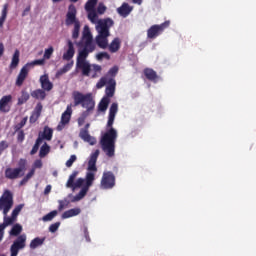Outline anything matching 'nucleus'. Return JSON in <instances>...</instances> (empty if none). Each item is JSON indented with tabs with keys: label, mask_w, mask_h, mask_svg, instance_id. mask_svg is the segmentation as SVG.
Masks as SVG:
<instances>
[{
	"label": "nucleus",
	"mask_w": 256,
	"mask_h": 256,
	"mask_svg": "<svg viewBox=\"0 0 256 256\" xmlns=\"http://www.w3.org/2000/svg\"><path fill=\"white\" fill-rule=\"evenodd\" d=\"M78 47H82V50L78 51L76 58V69L82 72L83 77H89L91 75L92 64L87 61L90 53H93L97 48L95 41H93V34L89 26L85 25L82 32V38L78 42Z\"/></svg>",
	"instance_id": "obj_1"
},
{
	"label": "nucleus",
	"mask_w": 256,
	"mask_h": 256,
	"mask_svg": "<svg viewBox=\"0 0 256 256\" xmlns=\"http://www.w3.org/2000/svg\"><path fill=\"white\" fill-rule=\"evenodd\" d=\"M119 111V105L117 103H112L109 109L108 121L106 125V132L100 139V145L102 151H104L107 157H115V143H117V130L113 128V123H115V117Z\"/></svg>",
	"instance_id": "obj_2"
},
{
	"label": "nucleus",
	"mask_w": 256,
	"mask_h": 256,
	"mask_svg": "<svg viewBox=\"0 0 256 256\" xmlns=\"http://www.w3.org/2000/svg\"><path fill=\"white\" fill-rule=\"evenodd\" d=\"M72 97L74 100V107H79V105H81L83 109H86L87 113L95 109V100H93V94H83L79 91H74L72 93Z\"/></svg>",
	"instance_id": "obj_3"
},
{
	"label": "nucleus",
	"mask_w": 256,
	"mask_h": 256,
	"mask_svg": "<svg viewBox=\"0 0 256 256\" xmlns=\"http://www.w3.org/2000/svg\"><path fill=\"white\" fill-rule=\"evenodd\" d=\"M65 25L67 27H71V25H74V28L72 30V39H79V33L81 31V22L79 21V19H77V8L73 4H71L68 7Z\"/></svg>",
	"instance_id": "obj_4"
},
{
	"label": "nucleus",
	"mask_w": 256,
	"mask_h": 256,
	"mask_svg": "<svg viewBox=\"0 0 256 256\" xmlns=\"http://www.w3.org/2000/svg\"><path fill=\"white\" fill-rule=\"evenodd\" d=\"M27 165V159L20 158L16 168L8 167L5 169V178L9 179L10 181H15V179L23 177V175H25V171H27Z\"/></svg>",
	"instance_id": "obj_5"
},
{
	"label": "nucleus",
	"mask_w": 256,
	"mask_h": 256,
	"mask_svg": "<svg viewBox=\"0 0 256 256\" xmlns=\"http://www.w3.org/2000/svg\"><path fill=\"white\" fill-rule=\"evenodd\" d=\"M115 25V22H113V19L111 18H106V19H100L97 22L96 25V31L98 35H102L104 37H110L111 32L109 29Z\"/></svg>",
	"instance_id": "obj_6"
},
{
	"label": "nucleus",
	"mask_w": 256,
	"mask_h": 256,
	"mask_svg": "<svg viewBox=\"0 0 256 256\" xmlns=\"http://www.w3.org/2000/svg\"><path fill=\"white\" fill-rule=\"evenodd\" d=\"M13 207V193L9 190H5L0 197V211H3V215H7Z\"/></svg>",
	"instance_id": "obj_7"
},
{
	"label": "nucleus",
	"mask_w": 256,
	"mask_h": 256,
	"mask_svg": "<svg viewBox=\"0 0 256 256\" xmlns=\"http://www.w3.org/2000/svg\"><path fill=\"white\" fill-rule=\"evenodd\" d=\"M169 25H171V21L167 20L162 24H155L152 25L148 30H147V37L148 39H157L165 31V29H168Z\"/></svg>",
	"instance_id": "obj_8"
},
{
	"label": "nucleus",
	"mask_w": 256,
	"mask_h": 256,
	"mask_svg": "<svg viewBox=\"0 0 256 256\" xmlns=\"http://www.w3.org/2000/svg\"><path fill=\"white\" fill-rule=\"evenodd\" d=\"M27 245V235L25 234H21L20 236H18L13 244L10 247V256H17L19 255V251H21V249H23L24 247H26Z\"/></svg>",
	"instance_id": "obj_9"
},
{
	"label": "nucleus",
	"mask_w": 256,
	"mask_h": 256,
	"mask_svg": "<svg viewBox=\"0 0 256 256\" xmlns=\"http://www.w3.org/2000/svg\"><path fill=\"white\" fill-rule=\"evenodd\" d=\"M100 187L102 189H113V187H115V174L111 171L104 172L100 182Z\"/></svg>",
	"instance_id": "obj_10"
},
{
	"label": "nucleus",
	"mask_w": 256,
	"mask_h": 256,
	"mask_svg": "<svg viewBox=\"0 0 256 256\" xmlns=\"http://www.w3.org/2000/svg\"><path fill=\"white\" fill-rule=\"evenodd\" d=\"M41 167H43V162L41 160H36L30 171L19 182V186L23 187V185H27V183H29V180L33 178V175H35V169H41Z\"/></svg>",
	"instance_id": "obj_11"
},
{
	"label": "nucleus",
	"mask_w": 256,
	"mask_h": 256,
	"mask_svg": "<svg viewBox=\"0 0 256 256\" xmlns=\"http://www.w3.org/2000/svg\"><path fill=\"white\" fill-rule=\"evenodd\" d=\"M11 103H13L12 95H5L0 99V113H9L11 111Z\"/></svg>",
	"instance_id": "obj_12"
},
{
	"label": "nucleus",
	"mask_w": 256,
	"mask_h": 256,
	"mask_svg": "<svg viewBox=\"0 0 256 256\" xmlns=\"http://www.w3.org/2000/svg\"><path fill=\"white\" fill-rule=\"evenodd\" d=\"M28 76H29V67L25 64L21 68V70L16 78V83H15L16 87L23 86V83H25V79H27Z\"/></svg>",
	"instance_id": "obj_13"
},
{
	"label": "nucleus",
	"mask_w": 256,
	"mask_h": 256,
	"mask_svg": "<svg viewBox=\"0 0 256 256\" xmlns=\"http://www.w3.org/2000/svg\"><path fill=\"white\" fill-rule=\"evenodd\" d=\"M75 57V44H73V41L70 39L67 40V49L66 52H64L62 59L64 61H71Z\"/></svg>",
	"instance_id": "obj_14"
},
{
	"label": "nucleus",
	"mask_w": 256,
	"mask_h": 256,
	"mask_svg": "<svg viewBox=\"0 0 256 256\" xmlns=\"http://www.w3.org/2000/svg\"><path fill=\"white\" fill-rule=\"evenodd\" d=\"M73 113V110H71V106H67V109L65 112H63L61 116L60 124L57 126L58 131H61L63 129L64 125H67L71 121V114Z\"/></svg>",
	"instance_id": "obj_15"
},
{
	"label": "nucleus",
	"mask_w": 256,
	"mask_h": 256,
	"mask_svg": "<svg viewBox=\"0 0 256 256\" xmlns=\"http://www.w3.org/2000/svg\"><path fill=\"white\" fill-rule=\"evenodd\" d=\"M99 149L95 150L88 161V171L97 172V159L99 158Z\"/></svg>",
	"instance_id": "obj_16"
},
{
	"label": "nucleus",
	"mask_w": 256,
	"mask_h": 256,
	"mask_svg": "<svg viewBox=\"0 0 256 256\" xmlns=\"http://www.w3.org/2000/svg\"><path fill=\"white\" fill-rule=\"evenodd\" d=\"M133 11V6L129 5V3L124 2L122 5L117 8V13L120 15V17H129L131 15V12Z\"/></svg>",
	"instance_id": "obj_17"
},
{
	"label": "nucleus",
	"mask_w": 256,
	"mask_h": 256,
	"mask_svg": "<svg viewBox=\"0 0 256 256\" xmlns=\"http://www.w3.org/2000/svg\"><path fill=\"white\" fill-rule=\"evenodd\" d=\"M40 85L43 91H51L53 89V82L49 80V75L44 74L40 76Z\"/></svg>",
	"instance_id": "obj_18"
},
{
	"label": "nucleus",
	"mask_w": 256,
	"mask_h": 256,
	"mask_svg": "<svg viewBox=\"0 0 256 256\" xmlns=\"http://www.w3.org/2000/svg\"><path fill=\"white\" fill-rule=\"evenodd\" d=\"M79 137L82 141H85V143H89V145H95V143H97V140L89 134V130L87 129H81Z\"/></svg>",
	"instance_id": "obj_19"
},
{
	"label": "nucleus",
	"mask_w": 256,
	"mask_h": 256,
	"mask_svg": "<svg viewBox=\"0 0 256 256\" xmlns=\"http://www.w3.org/2000/svg\"><path fill=\"white\" fill-rule=\"evenodd\" d=\"M144 76L146 77V79L148 81H151L152 83H157V81H159V79H161V77H159V75H157V72L155 70H153L152 68H146L143 71Z\"/></svg>",
	"instance_id": "obj_20"
},
{
	"label": "nucleus",
	"mask_w": 256,
	"mask_h": 256,
	"mask_svg": "<svg viewBox=\"0 0 256 256\" xmlns=\"http://www.w3.org/2000/svg\"><path fill=\"white\" fill-rule=\"evenodd\" d=\"M95 41L96 45H98L100 49H107V47H109V36H103L98 34L95 38Z\"/></svg>",
	"instance_id": "obj_21"
},
{
	"label": "nucleus",
	"mask_w": 256,
	"mask_h": 256,
	"mask_svg": "<svg viewBox=\"0 0 256 256\" xmlns=\"http://www.w3.org/2000/svg\"><path fill=\"white\" fill-rule=\"evenodd\" d=\"M115 87H117V82L115 81V79L110 78L108 80V85L106 86V96L107 97H113V95H115Z\"/></svg>",
	"instance_id": "obj_22"
},
{
	"label": "nucleus",
	"mask_w": 256,
	"mask_h": 256,
	"mask_svg": "<svg viewBox=\"0 0 256 256\" xmlns=\"http://www.w3.org/2000/svg\"><path fill=\"white\" fill-rule=\"evenodd\" d=\"M38 139H43L46 141H51L53 139V129L49 128V126L44 127L43 133L38 135Z\"/></svg>",
	"instance_id": "obj_23"
},
{
	"label": "nucleus",
	"mask_w": 256,
	"mask_h": 256,
	"mask_svg": "<svg viewBox=\"0 0 256 256\" xmlns=\"http://www.w3.org/2000/svg\"><path fill=\"white\" fill-rule=\"evenodd\" d=\"M110 53H117L121 49V38L116 37L112 40L110 45H108Z\"/></svg>",
	"instance_id": "obj_24"
},
{
	"label": "nucleus",
	"mask_w": 256,
	"mask_h": 256,
	"mask_svg": "<svg viewBox=\"0 0 256 256\" xmlns=\"http://www.w3.org/2000/svg\"><path fill=\"white\" fill-rule=\"evenodd\" d=\"M81 214V208H72L70 210L65 211L62 214V219H70V217H77V215Z\"/></svg>",
	"instance_id": "obj_25"
},
{
	"label": "nucleus",
	"mask_w": 256,
	"mask_h": 256,
	"mask_svg": "<svg viewBox=\"0 0 256 256\" xmlns=\"http://www.w3.org/2000/svg\"><path fill=\"white\" fill-rule=\"evenodd\" d=\"M20 55H21V53L19 52V50L16 49L12 56L11 63L9 65V69L13 70L16 67H19Z\"/></svg>",
	"instance_id": "obj_26"
},
{
	"label": "nucleus",
	"mask_w": 256,
	"mask_h": 256,
	"mask_svg": "<svg viewBox=\"0 0 256 256\" xmlns=\"http://www.w3.org/2000/svg\"><path fill=\"white\" fill-rule=\"evenodd\" d=\"M31 97L33 99H40V101H44V99L47 97V93H45V90L43 89H36L31 92Z\"/></svg>",
	"instance_id": "obj_27"
},
{
	"label": "nucleus",
	"mask_w": 256,
	"mask_h": 256,
	"mask_svg": "<svg viewBox=\"0 0 256 256\" xmlns=\"http://www.w3.org/2000/svg\"><path fill=\"white\" fill-rule=\"evenodd\" d=\"M77 175H79L78 171H74L68 178V181L66 183L67 189H72L75 191V179L77 178Z\"/></svg>",
	"instance_id": "obj_28"
},
{
	"label": "nucleus",
	"mask_w": 256,
	"mask_h": 256,
	"mask_svg": "<svg viewBox=\"0 0 256 256\" xmlns=\"http://www.w3.org/2000/svg\"><path fill=\"white\" fill-rule=\"evenodd\" d=\"M73 64H74V62L71 61V62L67 63L66 65H64L61 69H59L56 72V77H61V75H65V73H68V71H71V69H73Z\"/></svg>",
	"instance_id": "obj_29"
},
{
	"label": "nucleus",
	"mask_w": 256,
	"mask_h": 256,
	"mask_svg": "<svg viewBox=\"0 0 256 256\" xmlns=\"http://www.w3.org/2000/svg\"><path fill=\"white\" fill-rule=\"evenodd\" d=\"M101 71H103V68L99 64H92L91 66V78L92 79H97L99 75H101Z\"/></svg>",
	"instance_id": "obj_30"
},
{
	"label": "nucleus",
	"mask_w": 256,
	"mask_h": 256,
	"mask_svg": "<svg viewBox=\"0 0 256 256\" xmlns=\"http://www.w3.org/2000/svg\"><path fill=\"white\" fill-rule=\"evenodd\" d=\"M51 152V146H49L47 144V142H45L41 148H40V151H39V157L41 159H43L44 157H47V155H49V153Z\"/></svg>",
	"instance_id": "obj_31"
},
{
	"label": "nucleus",
	"mask_w": 256,
	"mask_h": 256,
	"mask_svg": "<svg viewBox=\"0 0 256 256\" xmlns=\"http://www.w3.org/2000/svg\"><path fill=\"white\" fill-rule=\"evenodd\" d=\"M109 98L104 97L98 104V111H101L102 113H105L107 111V108L109 107Z\"/></svg>",
	"instance_id": "obj_32"
},
{
	"label": "nucleus",
	"mask_w": 256,
	"mask_h": 256,
	"mask_svg": "<svg viewBox=\"0 0 256 256\" xmlns=\"http://www.w3.org/2000/svg\"><path fill=\"white\" fill-rule=\"evenodd\" d=\"M45 243V238L36 237L30 242V249H37V247H41Z\"/></svg>",
	"instance_id": "obj_33"
},
{
	"label": "nucleus",
	"mask_w": 256,
	"mask_h": 256,
	"mask_svg": "<svg viewBox=\"0 0 256 256\" xmlns=\"http://www.w3.org/2000/svg\"><path fill=\"white\" fill-rule=\"evenodd\" d=\"M88 191H89V187L88 186H84L80 190V192L76 195V197L73 198L72 202L81 201V199H83V197H85V195H87Z\"/></svg>",
	"instance_id": "obj_34"
},
{
	"label": "nucleus",
	"mask_w": 256,
	"mask_h": 256,
	"mask_svg": "<svg viewBox=\"0 0 256 256\" xmlns=\"http://www.w3.org/2000/svg\"><path fill=\"white\" fill-rule=\"evenodd\" d=\"M23 231V227L20 224H15L10 230V235L17 237Z\"/></svg>",
	"instance_id": "obj_35"
},
{
	"label": "nucleus",
	"mask_w": 256,
	"mask_h": 256,
	"mask_svg": "<svg viewBox=\"0 0 256 256\" xmlns=\"http://www.w3.org/2000/svg\"><path fill=\"white\" fill-rule=\"evenodd\" d=\"M29 94L27 91H22L21 96L18 98V105H24V103H27L29 101Z\"/></svg>",
	"instance_id": "obj_36"
},
{
	"label": "nucleus",
	"mask_w": 256,
	"mask_h": 256,
	"mask_svg": "<svg viewBox=\"0 0 256 256\" xmlns=\"http://www.w3.org/2000/svg\"><path fill=\"white\" fill-rule=\"evenodd\" d=\"M58 203V211H63V209H67V207H69L71 201L67 198H64L63 200H59Z\"/></svg>",
	"instance_id": "obj_37"
},
{
	"label": "nucleus",
	"mask_w": 256,
	"mask_h": 256,
	"mask_svg": "<svg viewBox=\"0 0 256 256\" xmlns=\"http://www.w3.org/2000/svg\"><path fill=\"white\" fill-rule=\"evenodd\" d=\"M99 0H88L85 4V10L86 11H95V5H97V2Z\"/></svg>",
	"instance_id": "obj_38"
},
{
	"label": "nucleus",
	"mask_w": 256,
	"mask_h": 256,
	"mask_svg": "<svg viewBox=\"0 0 256 256\" xmlns=\"http://www.w3.org/2000/svg\"><path fill=\"white\" fill-rule=\"evenodd\" d=\"M55 217H57V210H53L51 212H49L48 214H46L45 216H43L42 221H53V219H55Z\"/></svg>",
	"instance_id": "obj_39"
},
{
	"label": "nucleus",
	"mask_w": 256,
	"mask_h": 256,
	"mask_svg": "<svg viewBox=\"0 0 256 256\" xmlns=\"http://www.w3.org/2000/svg\"><path fill=\"white\" fill-rule=\"evenodd\" d=\"M93 181H95V174L88 172L86 174V187H91V185H93Z\"/></svg>",
	"instance_id": "obj_40"
},
{
	"label": "nucleus",
	"mask_w": 256,
	"mask_h": 256,
	"mask_svg": "<svg viewBox=\"0 0 256 256\" xmlns=\"http://www.w3.org/2000/svg\"><path fill=\"white\" fill-rule=\"evenodd\" d=\"M6 19H7V4L4 6L1 17H0V29H3V25L5 24Z\"/></svg>",
	"instance_id": "obj_41"
},
{
	"label": "nucleus",
	"mask_w": 256,
	"mask_h": 256,
	"mask_svg": "<svg viewBox=\"0 0 256 256\" xmlns=\"http://www.w3.org/2000/svg\"><path fill=\"white\" fill-rule=\"evenodd\" d=\"M28 69H31V67H35V65H45V59H38V60H34L32 62H28L25 64Z\"/></svg>",
	"instance_id": "obj_42"
},
{
	"label": "nucleus",
	"mask_w": 256,
	"mask_h": 256,
	"mask_svg": "<svg viewBox=\"0 0 256 256\" xmlns=\"http://www.w3.org/2000/svg\"><path fill=\"white\" fill-rule=\"evenodd\" d=\"M27 117H24L18 124L14 126V131L17 133V131H21L23 129L24 125H27Z\"/></svg>",
	"instance_id": "obj_43"
},
{
	"label": "nucleus",
	"mask_w": 256,
	"mask_h": 256,
	"mask_svg": "<svg viewBox=\"0 0 256 256\" xmlns=\"http://www.w3.org/2000/svg\"><path fill=\"white\" fill-rule=\"evenodd\" d=\"M41 143H43L41 141V138H37L32 150L30 151V155H35V153L39 151V147H41Z\"/></svg>",
	"instance_id": "obj_44"
},
{
	"label": "nucleus",
	"mask_w": 256,
	"mask_h": 256,
	"mask_svg": "<svg viewBox=\"0 0 256 256\" xmlns=\"http://www.w3.org/2000/svg\"><path fill=\"white\" fill-rule=\"evenodd\" d=\"M109 85V81H107V77H102L96 84L97 89H103L104 86Z\"/></svg>",
	"instance_id": "obj_45"
},
{
	"label": "nucleus",
	"mask_w": 256,
	"mask_h": 256,
	"mask_svg": "<svg viewBox=\"0 0 256 256\" xmlns=\"http://www.w3.org/2000/svg\"><path fill=\"white\" fill-rule=\"evenodd\" d=\"M15 221H17V220L12 215H11V217H7V215H4V222H3V224L6 227H9V225H13Z\"/></svg>",
	"instance_id": "obj_46"
},
{
	"label": "nucleus",
	"mask_w": 256,
	"mask_h": 256,
	"mask_svg": "<svg viewBox=\"0 0 256 256\" xmlns=\"http://www.w3.org/2000/svg\"><path fill=\"white\" fill-rule=\"evenodd\" d=\"M96 59L97 61H103V59H107L109 61V59H111V56L107 52H100L96 55Z\"/></svg>",
	"instance_id": "obj_47"
},
{
	"label": "nucleus",
	"mask_w": 256,
	"mask_h": 256,
	"mask_svg": "<svg viewBox=\"0 0 256 256\" xmlns=\"http://www.w3.org/2000/svg\"><path fill=\"white\" fill-rule=\"evenodd\" d=\"M23 209V204H19L18 206H16L14 208V210L12 211V216L17 220V217L19 215V213H21V210Z\"/></svg>",
	"instance_id": "obj_48"
},
{
	"label": "nucleus",
	"mask_w": 256,
	"mask_h": 256,
	"mask_svg": "<svg viewBox=\"0 0 256 256\" xmlns=\"http://www.w3.org/2000/svg\"><path fill=\"white\" fill-rule=\"evenodd\" d=\"M105 11H107V6L103 3H99L98 7H97V13L99 15H103L105 13Z\"/></svg>",
	"instance_id": "obj_49"
},
{
	"label": "nucleus",
	"mask_w": 256,
	"mask_h": 256,
	"mask_svg": "<svg viewBox=\"0 0 256 256\" xmlns=\"http://www.w3.org/2000/svg\"><path fill=\"white\" fill-rule=\"evenodd\" d=\"M60 226H61V222H55L54 224H51L49 227L50 233L57 232V230L59 229Z\"/></svg>",
	"instance_id": "obj_50"
},
{
	"label": "nucleus",
	"mask_w": 256,
	"mask_h": 256,
	"mask_svg": "<svg viewBox=\"0 0 256 256\" xmlns=\"http://www.w3.org/2000/svg\"><path fill=\"white\" fill-rule=\"evenodd\" d=\"M77 161L76 155H71L70 158L66 161V167H73V163Z\"/></svg>",
	"instance_id": "obj_51"
},
{
	"label": "nucleus",
	"mask_w": 256,
	"mask_h": 256,
	"mask_svg": "<svg viewBox=\"0 0 256 256\" xmlns=\"http://www.w3.org/2000/svg\"><path fill=\"white\" fill-rule=\"evenodd\" d=\"M88 13V19L91 21V23H95V21H97V13L95 12V10L88 11Z\"/></svg>",
	"instance_id": "obj_52"
},
{
	"label": "nucleus",
	"mask_w": 256,
	"mask_h": 256,
	"mask_svg": "<svg viewBox=\"0 0 256 256\" xmlns=\"http://www.w3.org/2000/svg\"><path fill=\"white\" fill-rule=\"evenodd\" d=\"M53 46H50L48 49L44 52V59H51V55H53Z\"/></svg>",
	"instance_id": "obj_53"
},
{
	"label": "nucleus",
	"mask_w": 256,
	"mask_h": 256,
	"mask_svg": "<svg viewBox=\"0 0 256 256\" xmlns=\"http://www.w3.org/2000/svg\"><path fill=\"white\" fill-rule=\"evenodd\" d=\"M117 73H119V67L117 66L110 68L108 71V75H110V77H116Z\"/></svg>",
	"instance_id": "obj_54"
},
{
	"label": "nucleus",
	"mask_w": 256,
	"mask_h": 256,
	"mask_svg": "<svg viewBox=\"0 0 256 256\" xmlns=\"http://www.w3.org/2000/svg\"><path fill=\"white\" fill-rule=\"evenodd\" d=\"M42 111H43V104H41V102H39V103L36 105V107H35L33 113H35L36 115H39V116L41 117V112H42Z\"/></svg>",
	"instance_id": "obj_55"
},
{
	"label": "nucleus",
	"mask_w": 256,
	"mask_h": 256,
	"mask_svg": "<svg viewBox=\"0 0 256 256\" xmlns=\"http://www.w3.org/2000/svg\"><path fill=\"white\" fill-rule=\"evenodd\" d=\"M17 141L18 143H23L25 141V132L23 130L17 131Z\"/></svg>",
	"instance_id": "obj_56"
},
{
	"label": "nucleus",
	"mask_w": 256,
	"mask_h": 256,
	"mask_svg": "<svg viewBox=\"0 0 256 256\" xmlns=\"http://www.w3.org/2000/svg\"><path fill=\"white\" fill-rule=\"evenodd\" d=\"M85 183V179L78 178L74 184V189H79V187H83V184Z\"/></svg>",
	"instance_id": "obj_57"
},
{
	"label": "nucleus",
	"mask_w": 256,
	"mask_h": 256,
	"mask_svg": "<svg viewBox=\"0 0 256 256\" xmlns=\"http://www.w3.org/2000/svg\"><path fill=\"white\" fill-rule=\"evenodd\" d=\"M9 148V143H7V141L2 140L0 142V151L3 153V151H5V149Z\"/></svg>",
	"instance_id": "obj_58"
},
{
	"label": "nucleus",
	"mask_w": 256,
	"mask_h": 256,
	"mask_svg": "<svg viewBox=\"0 0 256 256\" xmlns=\"http://www.w3.org/2000/svg\"><path fill=\"white\" fill-rule=\"evenodd\" d=\"M39 117V114H35V112H32V115L30 116V123H37Z\"/></svg>",
	"instance_id": "obj_59"
},
{
	"label": "nucleus",
	"mask_w": 256,
	"mask_h": 256,
	"mask_svg": "<svg viewBox=\"0 0 256 256\" xmlns=\"http://www.w3.org/2000/svg\"><path fill=\"white\" fill-rule=\"evenodd\" d=\"M52 186L47 185L46 188L44 189V195H49L51 193Z\"/></svg>",
	"instance_id": "obj_60"
},
{
	"label": "nucleus",
	"mask_w": 256,
	"mask_h": 256,
	"mask_svg": "<svg viewBox=\"0 0 256 256\" xmlns=\"http://www.w3.org/2000/svg\"><path fill=\"white\" fill-rule=\"evenodd\" d=\"M5 53V45H3V43L0 42V57H3Z\"/></svg>",
	"instance_id": "obj_61"
},
{
	"label": "nucleus",
	"mask_w": 256,
	"mask_h": 256,
	"mask_svg": "<svg viewBox=\"0 0 256 256\" xmlns=\"http://www.w3.org/2000/svg\"><path fill=\"white\" fill-rule=\"evenodd\" d=\"M29 11H31V8L30 7H27L23 13H22V17H25V15H27V13H29Z\"/></svg>",
	"instance_id": "obj_62"
},
{
	"label": "nucleus",
	"mask_w": 256,
	"mask_h": 256,
	"mask_svg": "<svg viewBox=\"0 0 256 256\" xmlns=\"http://www.w3.org/2000/svg\"><path fill=\"white\" fill-rule=\"evenodd\" d=\"M7 226L5 225V224H0V233H4L3 231H5V228H6Z\"/></svg>",
	"instance_id": "obj_63"
},
{
	"label": "nucleus",
	"mask_w": 256,
	"mask_h": 256,
	"mask_svg": "<svg viewBox=\"0 0 256 256\" xmlns=\"http://www.w3.org/2000/svg\"><path fill=\"white\" fill-rule=\"evenodd\" d=\"M132 3L135 5H141L143 3V0H132Z\"/></svg>",
	"instance_id": "obj_64"
}]
</instances>
